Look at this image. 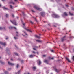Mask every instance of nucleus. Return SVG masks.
<instances>
[{"mask_svg":"<svg viewBox=\"0 0 74 74\" xmlns=\"http://www.w3.org/2000/svg\"><path fill=\"white\" fill-rule=\"evenodd\" d=\"M52 16L53 18H59V15L55 14H53Z\"/></svg>","mask_w":74,"mask_h":74,"instance_id":"nucleus-1","label":"nucleus"},{"mask_svg":"<svg viewBox=\"0 0 74 74\" xmlns=\"http://www.w3.org/2000/svg\"><path fill=\"white\" fill-rule=\"evenodd\" d=\"M10 21L12 23H13V24H14V25H15V26H16V25H17L16 22V21H15V20H13V21L10 20Z\"/></svg>","mask_w":74,"mask_h":74,"instance_id":"nucleus-2","label":"nucleus"},{"mask_svg":"<svg viewBox=\"0 0 74 74\" xmlns=\"http://www.w3.org/2000/svg\"><path fill=\"white\" fill-rule=\"evenodd\" d=\"M35 8H36V10H39V11H42V9L39 8L37 7H36V6H34Z\"/></svg>","mask_w":74,"mask_h":74,"instance_id":"nucleus-3","label":"nucleus"},{"mask_svg":"<svg viewBox=\"0 0 74 74\" xmlns=\"http://www.w3.org/2000/svg\"><path fill=\"white\" fill-rule=\"evenodd\" d=\"M66 40V36H64L61 39L62 41V42H63V41H65Z\"/></svg>","mask_w":74,"mask_h":74,"instance_id":"nucleus-4","label":"nucleus"},{"mask_svg":"<svg viewBox=\"0 0 74 74\" xmlns=\"http://www.w3.org/2000/svg\"><path fill=\"white\" fill-rule=\"evenodd\" d=\"M38 65H40L41 64V62L40 60H38L37 61Z\"/></svg>","mask_w":74,"mask_h":74,"instance_id":"nucleus-5","label":"nucleus"},{"mask_svg":"<svg viewBox=\"0 0 74 74\" xmlns=\"http://www.w3.org/2000/svg\"><path fill=\"white\" fill-rule=\"evenodd\" d=\"M41 15L42 16H45V13L44 12H41L40 13Z\"/></svg>","mask_w":74,"mask_h":74,"instance_id":"nucleus-6","label":"nucleus"},{"mask_svg":"<svg viewBox=\"0 0 74 74\" xmlns=\"http://www.w3.org/2000/svg\"><path fill=\"white\" fill-rule=\"evenodd\" d=\"M0 44L2 45H3L4 46H5L6 45V43L5 42L3 43L2 42H0Z\"/></svg>","mask_w":74,"mask_h":74,"instance_id":"nucleus-7","label":"nucleus"},{"mask_svg":"<svg viewBox=\"0 0 74 74\" xmlns=\"http://www.w3.org/2000/svg\"><path fill=\"white\" fill-rule=\"evenodd\" d=\"M8 64L9 65H11V66H14V64L10 63L9 62H8Z\"/></svg>","mask_w":74,"mask_h":74,"instance_id":"nucleus-8","label":"nucleus"},{"mask_svg":"<svg viewBox=\"0 0 74 74\" xmlns=\"http://www.w3.org/2000/svg\"><path fill=\"white\" fill-rule=\"evenodd\" d=\"M14 28L15 29V30H16V28L15 27H9V29H13V28Z\"/></svg>","mask_w":74,"mask_h":74,"instance_id":"nucleus-9","label":"nucleus"},{"mask_svg":"<svg viewBox=\"0 0 74 74\" xmlns=\"http://www.w3.org/2000/svg\"><path fill=\"white\" fill-rule=\"evenodd\" d=\"M24 29L26 30L27 31H28V32H32V31L30 30V29H27V28H24Z\"/></svg>","mask_w":74,"mask_h":74,"instance_id":"nucleus-10","label":"nucleus"},{"mask_svg":"<svg viewBox=\"0 0 74 74\" xmlns=\"http://www.w3.org/2000/svg\"><path fill=\"white\" fill-rule=\"evenodd\" d=\"M54 69L55 71H56L57 73H58V72H59V70L57 69H56L55 68H54Z\"/></svg>","mask_w":74,"mask_h":74,"instance_id":"nucleus-11","label":"nucleus"},{"mask_svg":"<svg viewBox=\"0 0 74 74\" xmlns=\"http://www.w3.org/2000/svg\"><path fill=\"white\" fill-rule=\"evenodd\" d=\"M66 60H67L68 61V62H71L70 61V60H69V58H68L66 57Z\"/></svg>","mask_w":74,"mask_h":74,"instance_id":"nucleus-12","label":"nucleus"},{"mask_svg":"<svg viewBox=\"0 0 74 74\" xmlns=\"http://www.w3.org/2000/svg\"><path fill=\"white\" fill-rule=\"evenodd\" d=\"M64 15H65V16H67V13L66 12H64L63 14Z\"/></svg>","mask_w":74,"mask_h":74,"instance_id":"nucleus-13","label":"nucleus"},{"mask_svg":"<svg viewBox=\"0 0 74 74\" xmlns=\"http://www.w3.org/2000/svg\"><path fill=\"white\" fill-rule=\"evenodd\" d=\"M44 62H45V63H47V64H48V60H44Z\"/></svg>","mask_w":74,"mask_h":74,"instance_id":"nucleus-14","label":"nucleus"},{"mask_svg":"<svg viewBox=\"0 0 74 74\" xmlns=\"http://www.w3.org/2000/svg\"><path fill=\"white\" fill-rule=\"evenodd\" d=\"M0 63L2 64H4V62H2L1 61H0Z\"/></svg>","mask_w":74,"mask_h":74,"instance_id":"nucleus-15","label":"nucleus"},{"mask_svg":"<svg viewBox=\"0 0 74 74\" xmlns=\"http://www.w3.org/2000/svg\"><path fill=\"white\" fill-rule=\"evenodd\" d=\"M35 37H36L38 38H40V37L37 35H36Z\"/></svg>","mask_w":74,"mask_h":74,"instance_id":"nucleus-16","label":"nucleus"},{"mask_svg":"<svg viewBox=\"0 0 74 74\" xmlns=\"http://www.w3.org/2000/svg\"><path fill=\"white\" fill-rule=\"evenodd\" d=\"M9 4H15V3L13 2H9Z\"/></svg>","mask_w":74,"mask_h":74,"instance_id":"nucleus-17","label":"nucleus"},{"mask_svg":"<svg viewBox=\"0 0 74 74\" xmlns=\"http://www.w3.org/2000/svg\"><path fill=\"white\" fill-rule=\"evenodd\" d=\"M33 56H33V55H31L29 56V57L30 58H33Z\"/></svg>","mask_w":74,"mask_h":74,"instance_id":"nucleus-18","label":"nucleus"},{"mask_svg":"<svg viewBox=\"0 0 74 74\" xmlns=\"http://www.w3.org/2000/svg\"><path fill=\"white\" fill-rule=\"evenodd\" d=\"M69 13L70 15H71V16L73 15V14L71 13V12H69Z\"/></svg>","mask_w":74,"mask_h":74,"instance_id":"nucleus-19","label":"nucleus"},{"mask_svg":"<svg viewBox=\"0 0 74 74\" xmlns=\"http://www.w3.org/2000/svg\"><path fill=\"white\" fill-rule=\"evenodd\" d=\"M3 9H6V10H8V8H5V6L3 7Z\"/></svg>","mask_w":74,"mask_h":74,"instance_id":"nucleus-20","label":"nucleus"},{"mask_svg":"<svg viewBox=\"0 0 74 74\" xmlns=\"http://www.w3.org/2000/svg\"><path fill=\"white\" fill-rule=\"evenodd\" d=\"M36 41H38V42H41L42 41H40V40H37Z\"/></svg>","mask_w":74,"mask_h":74,"instance_id":"nucleus-21","label":"nucleus"},{"mask_svg":"<svg viewBox=\"0 0 74 74\" xmlns=\"http://www.w3.org/2000/svg\"><path fill=\"white\" fill-rule=\"evenodd\" d=\"M5 74H9V73L7 71L5 72Z\"/></svg>","mask_w":74,"mask_h":74,"instance_id":"nucleus-22","label":"nucleus"},{"mask_svg":"<svg viewBox=\"0 0 74 74\" xmlns=\"http://www.w3.org/2000/svg\"><path fill=\"white\" fill-rule=\"evenodd\" d=\"M10 8H11V9H12V8H13V7H12V5H10Z\"/></svg>","mask_w":74,"mask_h":74,"instance_id":"nucleus-23","label":"nucleus"},{"mask_svg":"<svg viewBox=\"0 0 74 74\" xmlns=\"http://www.w3.org/2000/svg\"><path fill=\"white\" fill-rule=\"evenodd\" d=\"M23 32L25 34V35H26L27 36V34L25 32L23 31Z\"/></svg>","mask_w":74,"mask_h":74,"instance_id":"nucleus-24","label":"nucleus"},{"mask_svg":"<svg viewBox=\"0 0 74 74\" xmlns=\"http://www.w3.org/2000/svg\"><path fill=\"white\" fill-rule=\"evenodd\" d=\"M14 54H15V55H16V56H18V53H14Z\"/></svg>","mask_w":74,"mask_h":74,"instance_id":"nucleus-25","label":"nucleus"},{"mask_svg":"<svg viewBox=\"0 0 74 74\" xmlns=\"http://www.w3.org/2000/svg\"><path fill=\"white\" fill-rule=\"evenodd\" d=\"M33 69L34 70H36V67H33Z\"/></svg>","mask_w":74,"mask_h":74,"instance_id":"nucleus-26","label":"nucleus"},{"mask_svg":"<svg viewBox=\"0 0 74 74\" xmlns=\"http://www.w3.org/2000/svg\"><path fill=\"white\" fill-rule=\"evenodd\" d=\"M30 23H32V24H33V22L32 21H30Z\"/></svg>","mask_w":74,"mask_h":74,"instance_id":"nucleus-27","label":"nucleus"},{"mask_svg":"<svg viewBox=\"0 0 74 74\" xmlns=\"http://www.w3.org/2000/svg\"><path fill=\"white\" fill-rule=\"evenodd\" d=\"M72 59L73 60V61H74V56H73L72 58Z\"/></svg>","mask_w":74,"mask_h":74,"instance_id":"nucleus-28","label":"nucleus"},{"mask_svg":"<svg viewBox=\"0 0 74 74\" xmlns=\"http://www.w3.org/2000/svg\"><path fill=\"white\" fill-rule=\"evenodd\" d=\"M19 66V64H18L17 65V66H16V67L17 68H18V67Z\"/></svg>","mask_w":74,"mask_h":74,"instance_id":"nucleus-29","label":"nucleus"},{"mask_svg":"<svg viewBox=\"0 0 74 74\" xmlns=\"http://www.w3.org/2000/svg\"><path fill=\"white\" fill-rule=\"evenodd\" d=\"M0 30H3V28L1 27H0Z\"/></svg>","mask_w":74,"mask_h":74,"instance_id":"nucleus-30","label":"nucleus"},{"mask_svg":"<svg viewBox=\"0 0 74 74\" xmlns=\"http://www.w3.org/2000/svg\"><path fill=\"white\" fill-rule=\"evenodd\" d=\"M8 15L7 14H6V18H7V17H8Z\"/></svg>","mask_w":74,"mask_h":74,"instance_id":"nucleus-31","label":"nucleus"},{"mask_svg":"<svg viewBox=\"0 0 74 74\" xmlns=\"http://www.w3.org/2000/svg\"><path fill=\"white\" fill-rule=\"evenodd\" d=\"M33 49H34V50H35V51H37V49H36L35 48H33Z\"/></svg>","mask_w":74,"mask_h":74,"instance_id":"nucleus-32","label":"nucleus"},{"mask_svg":"<svg viewBox=\"0 0 74 74\" xmlns=\"http://www.w3.org/2000/svg\"><path fill=\"white\" fill-rule=\"evenodd\" d=\"M23 63V60H22L21 61V63Z\"/></svg>","mask_w":74,"mask_h":74,"instance_id":"nucleus-33","label":"nucleus"},{"mask_svg":"<svg viewBox=\"0 0 74 74\" xmlns=\"http://www.w3.org/2000/svg\"><path fill=\"white\" fill-rule=\"evenodd\" d=\"M14 38L16 40V39H18V38H16V37H14Z\"/></svg>","mask_w":74,"mask_h":74,"instance_id":"nucleus-34","label":"nucleus"},{"mask_svg":"<svg viewBox=\"0 0 74 74\" xmlns=\"http://www.w3.org/2000/svg\"><path fill=\"white\" fill-rule=\"evenodd\" d=\"M49 59H51V57H49Z\"/></svg>","mask_w":74,"mask_h":74,"instance_id":"nucleus-35","label":"nucleus"},{"mask_svg":"<svg viewBox=\"0 0 74 74\" xmlns=\"http://www.w3.org/2000/svg\"><path fill=\"white\" fill-rule=\"evenodd\" d=\"M33 53H36V52H35L34 51H33Z\"/></svg>","mask_w":74,"mask_h":74,"instance_id":"nucleus-36","label":"nucleus"},{"mask_svg":"<svg viewBox=\"0 0 74 74\" xmlns=\"http://www.w3.org/2000/svg\"><path fill=\"white\" fill-rule=\"evenodd\" d=\"M32 12H35V11H34V10H32Z\"/></svg>","mask_w":74,"mask_h":74,"instance_id":"nucleus-37","label":"nucleus"},{"mask_svg":"<svg viewBox=\"0 0 74 74\" xmlns=\"http://www.w3.org/2000/svg\"><path fill=\"white\" fill-rule=\"evenodd\" d=\"M43 56H44V57H46V55H43Z\"/></svg>","mask_w":74,"mask_h":74,"instance_id":"nucleus-38","label":"nucleus"},{"mask_svg":"<svg viewBox=\"0 0 74 74\" xmlns=\"http://www.w3.org/2000/svg\"><path fill=\"white\" fill-rule=\"evenodd\" d=\"M11 70V68H9L8 69V70Z\"/></svg>","mask_w":74,"mask_h":74,"instance_id":"nucleus-39","label":"nucleus"},{"mask_svg":"<svg viewBox=\"0 0 74 74\" xmlns=\"http://www.w3.org/2000/svg\"><path fill=\"white\" fill-rule=\"evenodd\" d=\"M60 60H58V62H59V61H60Z\"/></svg>","mask_w":74,"mask_h":74,"instance_id":"nucleus-40","label":"nucleus"},{"mask_svg":"<svg viewBox=\"0 0 74 74\" xmlns=\"http://www.w3.org/2000/svg\"><path fill=\"white\" fill-rule=\"evenodd\" d=\"M51 51L52 52H53V50H52Z\"/></svg>","mask_w":74,"mask_h":74,"instance_id":"nucleus-41","label":"nucleus"},{"mask_svg":"<svg viewBox=\"0 0 74 74\" xmlns=\"http://www.w3.org/2000/svg\"><path fill=\"white\" fill-rule=\"evenodd\" d=\"M23 26H25V23L23 24Z\"/></svg>","mask_w":74,"mask_h":74,"instance_id":"nucleus-42","label":"nucleus"},{"mask_svg":"<svg viewBox=\"0 0 74 74\" xmlns=\"http://www.w3.org/2000/svg\"><path fill=\"white\" fill-rule=\"evenodd\" d=\"M37 54H38V55L39 53H38V52H37Z\"/></svg>","mask_w":74,"mask_h":74,"instance_id":"nucleus-43","label":"nucleus"},{"mask_svg":"<svg viewBox=\"0 0 74 74\" xmlns=\"http://www.w3.org/2000/svg\"><path fill=\"white\" fill-rule=\"evenodd\" d=\"M0 48H1V49H3V48L1 47V46H0Z\"/></svg>","mask_w":74,"mask_h":74,"instance_id":"nucleus-44","label":"nucleus"},{"mask_svg":"<svg viewBox=\"0 0 74 74\" xmlns=\"http://www.w3.org/2000/svg\"><path fill=\"white\" fill-rule=\"evenodd\" d=\"M54 59V58H51V59Z\"/></svg>","mask_w":74,"mask_h":74,"instance_id":"nucleus-45","label":"nucleus"},{"mask_svg":"<svg viewBox=\"0 0 74 74\" xmlns=\"http://www.w3.org/2000/svg\"><path fill=\"white\" fill-rule=\"evenodd\" d=\"M66 7H68V5H66Z\"/></svg>","mask_w":74,"mask_h":74,"instance_id":"nucleus-46","label":"nucleus"},{"mask_svg":"<svg viewBox=\"0 0 74 74\" xmlns=\"http://www.w3.org/2000/svg\"><path fill=\"white\" fill-rule=\"evenodd\" d=\"M7 39H8V38H6V40H7Z\"/></svg>","mask_w":74,"mask_h":74,"instance_id":"nucleus-47","label":"nucleus"},{"mask_svg":"<svg viewBox=\"0 0 74 74\" xmlns=\"http://www.w3.org/2000/svg\"><path fill=\"white\" fill-rule=\"evenodd\" d=\"M3 29H4V30H5V27H4L3 28Z\"/></svg>","mask_w":74,"mask_h":74,"instance_id":"nucleus-48","label":"nucleus"},{"mask_svg":"<svg viewBox=\"0 0 74 74\" xmlns=\"http://www.w3.org/2000/svg\"><path fill=\"white\" fill-rule=\"evenodd\" d=\"M15 1H18V0H14Z\"/></svg>","mask_w":74,"mask_h":74,"instance_id":"nucleus-49","label":"nucleus"},{"mask_svg":"<svg viewBox=\"0 0 74 74\" xmlns=\"http://www.w3.org/2000/svg\"><path fill=\"white\" fill-rule=\"evenodd\" d=\"M9 54H10V51H9Z\"/></svg>","mask_w":74,"mask_h":74,"instance_id":"nucleus-50","label":"nucleus"},{"mask_svg":"<svg viewBox=\"0 0 74 74\" xmlns=\"http://www.w3.org/2000/svg\"><path fill=\"white\" fill-rule=\"evenodd\" d=\"M12 15L13 17H14V14H13Z\"/></svg>","mask_w":74,"mask_h":74,"instance_id":"nucleus-51","label":"nucleus"},{"mask_svg":"<svg viewBox=\"0 0 74 74\" xmlns=\"http://www.w3.org/2000/svg\"><path fill=\"white\" fill-rule=\"evenodd\" d=\"M16 33H17V34H18V32L16 31Z\"/></svg>","mask_w":74,"mask_h":74,"instance_id":"nucleus-52","label":"nucleus"},{"mask_svg":"<svg viewBox=\"0 0 74 74\" xmlns=\"http://www.w3.org/2000/svg\"><path fill=\"white\" fill-rule=\"evenodd\" d=\"M2 1H5V0H2Z\"/></svg>","mask_w":74,"mask_h":74,"instance_id":"nucleus-53","label":"nucleus"},{"mask_svg":"<svg viewBox=\"0 0 74 74\" xmlns=\"http://www.w3.org/2000/svg\"><path fill=\"white\" fill-rule=\"evenodd\" d=\"M11 60H12H12H13L12 59H11Z\"/></svg>","mask_w":74,"mask_h":74,"instance_id":"nucleus-54","label":"nucleus"},{"mask_svg":"<svg viewBox=\"0 0 74 74\" xmlns=\"http://www.w3.org/2000/svg\"><path fill=\"white\" fill-rule=\"evenodd\" d=\"M17 19H18V18H19V17H17Z\"/></svg>","mask_w":74,"mask_h":74,"instance_id":"nucleus-55","label":"nucleus"},{"mask_svg":"<svg viewBox=\"0 0 74 74\" xmlns=\"http://www.w3.org/2000/svg\"><path fill=\"white\" fill-rule=\"evenodd\" d=\"M72 10H74V8H73Z\"/></svg>","mask_w":74,"mask_h":74,"instance_id":"nucleus-56","label":"nucleus"},{"mask_svg":"<svg viewBox=\"0 0 74 74\" xmlns=\"http://www.w3.org/2000/svg\"><path fill=\"white\" fill-rule=\"evenodd\" d=\"M48 25H49V26H50V24H48Z\"/></svg>","mask_w":74,"mask_h":74,"instance_id":"nucleus-57","label":"nucleus"},{"mask_svg":"<svg viewBox=\"0 0 74 74\" xmlns=\"http://www.w3.org/2000/svg\"><path fill=\"white\" fill-rule=\"evenodd\" d=\"M73 52H74V49H73Z\"/></svg>","mask_w":74,"mask_h":74,"instance_id":"nucleus-58","label":"nucleus"},{"mask_svg":"<svg viewBox=\"0 0 74 74\" xmlns=\"http://www.w3.org/2000/svg\"><path fill=\"white\" fill-rule=\"evenodd\" d=\"M39 35L40 36V35H41V34H39Z\"/></svg>","mask_w":74,"mask_h":74,"instance_id":"nucleus-59","label":"nucleus"},{"mask_svg":"<svg viewBox=\"0 0 74 74\" xmlns=\"http://www.w3.org/2000/svg\"><path fill=\"white\" fill-rule=\"evenodd\" d=\"M51 1H53V0H51Z\"/></svg>","mask_w":74,"mask_h":74,"instance_id":"nucleus-60","label":"nucleus"},{"mask_svg":"<svg viewBox=\"0 0 74 74\" xmlns=\"http://www.w3.org/2000/svg\"><path fill=\"white\" fill-rule=\"evenodd\" d=\"M1 5H0V7H1Z\"/></svg>","mask_w":74,"mask_h":74,"instance_id":"nucleus-61","label":"nucleus"},{"mask_svg":"<svg viewBox=\"0 0 74 74\" xmlns=\"http://www.w3.org/2000/svg\"><path fill=\"white\" fill-rule=\"evenodd\" d=\"M8 49V48H6V49L7 50V49Z\"/></svg>","mask_w":74,"mask_h":74,"instance_id":"nucleus-62","label":"nucleus"},{"mask_svg":"<svg viewBox=\"0 0 74 74\" xmlns=\"http://www.w3.org/2000/svg\"><path fill=\"white\" fill-rule=\"evenodd\" d=\"M16 36H18V35H16Z\"/></svg>","mask_w":74,"mask_h":74,"instance_id":"nucleus-63","label":"nucleus"},{"mask_svg":"<svg viewBox=\"0 0 74 74\" xmlns=\"http://www.w3.org/2000/svg\"><path fill=\"white\" fill-rule=\"evenodd\" d=\"M15 46L16 48V46Z\"/></svg>","mask_w":74,"mask_h":74,"instance_id":"nucleus-64","label":"nucleus"}]
</instances>
